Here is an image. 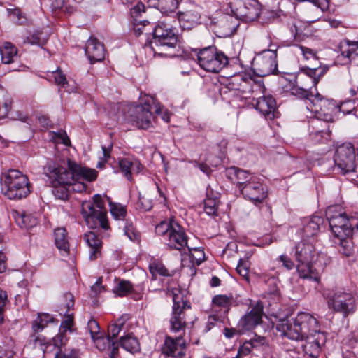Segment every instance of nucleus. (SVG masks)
Instances as JSON below:
<instances>
[{"instance_id":"nucleus-16","label":"nucleus","mask_w":358,"mask_h":358,"mask_svg":"<svg viewBox=\"0 0 358 358\" xmlns=\"http://www.w3.org/2000/svg\"><path fill=\"white\" fill-rule=\"evenodd\" d=\"M239 191L245 199L255 203L262 202L267 196L266 187L256 176L245 184Z\"/></svg>"},{"instance_id":"nucleus-32","label":"nucleus","mask_w":358,"mask_h":358,"mask_svg":"<svg viewBox=\"0 0 358 358\" xmlns=\"http://www.w3.org/2000/svg\"><path fill=\"white\" fill-rule=\"evenodd\" d=\"M84 239L90 248V259L92 260L96 259L102 245L101 240L92 231L85 234Z\"/></svg>"},{"instance_id":"nucleus-49","label":"nucleus","mask_w":358,"mask_h":358,"mask_svg":"<svg viewBox=\"0 0 358 358\" xmlns=\"http://www.w3.org/2000/svg\"><path fill=\"white\" fill-rule=\"evenodd\" d=\"M52 194L61 200H66L70 194L69 185H52Z\"/></svg>"},{"instance_id":"nucleus-30","label":"nucleus","mask_w":358,"mask_h":358,"mask_svg":"<svg viewBox=\"0 0 358 358\" xmlns=\"http://www.w3.org/2000/svg\"><path fill=\"white\" fill-rule=\"evenodd\" d=\"M227 173L229 179L236 184V187L239 190L245 184H247L255 176L245 170L235 166L229 168Z\"/></svg>"},{"instance_id":"nucleus-8","label":"nucleus","mask_w":358,"mask_h":358,"mask_svg":"<svg viewBox=\"0 0 358 358\" xmlns=\"http://www.w3.org/2000/svg\"><path fill=\"white\" fill-rule=\"evenodd\" d=\"M230 7L236 19L246 22L256 20L261 13L257 0H232Z\"/></svg>"},{"instance_id":"nucleus-48","label":"nucleus","mask_w":358,"mask_h":358,"mask_svg":"<svg viewBox=\"0 0 358 358\" xmlns=\"http://www.w3.org/2000/svg\"><path fill=\"white\" fill-rule=\"evenodd\" d=\"M189 257L193 264L200 265L205 259V253L201 248L187 246Z\"/></svg>"},{"instance_id":"nucleus-52","label":"nucleus","mask_w":358,"mask_h":358,"mask_svg":"<svg viewBox=\"0 0 358 358\" xmlns=\"http://www.w3.org/2000/svg\"><path fill=\"white\" fill-rule=\"evenodd\" d=\"M110 213L113 217L116 220H124L127 215L126 208L118 203H110Z\"/></svg>"},{"instance_id":"nucleus-61","label":"nucleus","mask_w":358,"mask_h":358,"mask_svg":"<svg viewBox=\"0 0 358 358\" xmlns=\"http://www.w3.org/2000/svg\"><path fill=\"white\" fill-rule=\"evenodd\" d=\"M236 271L241 276L248 280L249 268L247 261L241 259L236 266Z\"/></svg>"},{"instance_id":"nucleus-44","label":"nucleus","mask_w":358,"mask_h":358,"mask_svg":"<svg viewBox=\"0 0 358 358\" xmlns=\"http://www.w3.org/2000/svg\"><path fill=\"white\" fill-rule=\"evenodd\" d=\"M16 222L21 228L30 229L37 225L38 220L31 214L23 213L16 217Z\"/></svg>"},{"instance_id":"nucleus-29","label":"nucleus","mask_w":358,"mask_h":358,"mask_svg":"<svg viewBox=\"0 0 358 358\" xmlns=\"http://www.w3.org/2000/svg\"><path fill=\"white\" fill-rule=\"evenodd\" d=\"M49 178L52 180V185H70L73 181L75 178L73 175V171L69 167H57L55 168L49 175Z\"/></svg>"},{"instance_id":"nucleus-41","label":"nucleus","mask_w":358,"mask_h":358,"mask_svg":"<svg viewBox=\"0 0 358 358\" xmlns=\"http://www.w3.org/2000/svg\"><path fill=\"white\" fill-rule=\"evenodd\" d=\"M95 343V345L96 348L99 350H104L106 348L112 351L113 346H118L117 341H113V339H110V337L103 336L101 335L96 336L95 338H92Z\"/></svg>"},{"instance_id":"nucleus-1","label":"nucleus","mask_w":358,"mask_h":358,"mask_svg":"<svg viewBox=\"0 0 358 358\" xmlns=\"http://www.w3.org/2000/svg\"><path fill=\"white\" fill-rule=\"evenodd\" d=\"M294 257L298 262L296 268L299 276L319 282L324 262L313 244L305 241L298 243L294 247Z\"/></svg>"},{"instance_id":"nucleus-62","label":"nucleus","mask_w":358,"mask_h":358,"mask_svg":"<svg viewBox=\"0 0 358 358\" xmlns=\"http://www.w3.org/2000/svg\"><path fill=\"white\" fill-rule=\"evenodd\" d=\"M290 31L295 40H299L303 32L301 23L294 20L290 24Z\"/></svg>"},{"instance_id":"nucleus-36","label":"nucleus","mask_w":358,"mask_h":358,"mask_svg":"<svg viewBox=\"0 0 358 358\" xmlns=\"http://www.w3.org/2000/svg\"><path fill=\"white\" fill-rule=\"evenodd\" d=\"M351 236L346 237H334V243L339 245V252L346 257L351 256L354 252V242Z\"/></svg>"},{"instance_id":"nucleus-38","label":"nucleus","mask_w":358,"mask_h":358,"mask_svg":"<svg viewBox=\"0 0 358 358\" xmlns=\"http://www.w3.org/2000/svg\"><path fill=\"white\" fill-rule=\"evenodd\" d=\"M117 344L119 346H121L123 349L132 354L140 350V344L138 341L136 337H134L130 334L121 336Z\"/></svg>"},{"instance_id":"nucleus-18","label":"nucleus","mask_w":358,"mask_h":358,"mask_svg":"<svg viewBox=\"0 0 358 358\" xmlns=\"http://www.w3.org/2000/svg\"><path fill=\"white\" fill-rule=\"evenodd\" d=\"M264 306L261 301H258L252 310L238 322V327L242 332L249 331L255 328L262 322Z\"/></svg>"},{"instance_id":"nucleus-14","label":"nucleus","mask_w":358,"mask_h":358,"mask_svg":"<svg viewBox=\"0 0 358 358\" xmlns=\"http://www.w3.org/2000/svg\"><path fill=\"white\" fill-rule=\"evenodd\" d=\"M327 341L325 333L320 331L319 327H316L315 331L304 336V340L301 345V348L305 355L310 358H317L319 357L322 347L324 345Z\"/></svg>"},{"instance_id":"nucleus-56","label":"nucleus","mask_w":358,"mask_h":358,"mask_svg":"<svg viewBox=\"0 0 358 358\" xmlns=\"http://www.w3.org/2000/svg\"><path fill=\"white\" fill-rule=\"evenodd\" d=\"M29 345H32L34 348H39L43 352L47 350L48 343H46L45 339L43 337L36 336L33 334L29 340Z\"/></svg>"},{"instance_id":"nucleus-60","label":"nucleus","mask_w":358,"mask_h":358,"mask_svg":"<svg viewBox=\"0 0 358 358\" xmlns=\"http://www.w3.org/2000/svg\"><path fill=\"white\" fill-rule=\"evenodd\" d=\"M150 25V22L147 20L136 22L134 25V31L136 36L145 34H148L146 27Z\"/></svg>"},{"instance_id":"nucleus-64","label":"nucleus","mask_w":358,"mask_h":358,"mask_svg":"<svg viewBox=\"0 0 358 358\" xmlns=\"http://www.w3.org/2000/svg\"><path fill=\"white\" fill-rule=\"evenodd\" d=\"M66 332L59 330L58 334L52 338L53 345L55 347L60 348L66 343L68 338L66 336Z\"/></svg>"},{"instance_id":"nucleus-54","label":"nucleus","mask_w":358,"mask_h":358,"mask_svg":"<svg viewBox=\"0 0 358 358\" xmlns=\"http://www.w3.org/2000/svg\"><path fill=\"white\" fill-rule=\"evenodd\" d=\"M50 77L54 78L55 83L60 87H66L68 85L66 75L63 73L59 68L51 73Z\"/></svg>"},{"instance_id":"nucleus-47","label":"nucleus","mask_w":358,"mask_h":358,"mask_svg":"<svg viewBox=\"0 0 358 358\" xmlns=\"http://www.w3.org/2000/svg\"><path fill=\"white\" fill-rule=\"evenodd\" d=\"M41 35L42 33L41 31H35L34 33L27 36L24 40V43L43 47L46 43L48 37L46 36H42Z\"/></svg>"},{"instance_id":"nucleus-26","label":"nucleus","mask_w":358,"mask_h":358,"mask_svg":"<svg viewBox=\"0 0 358 358\" xmlns=\"http://www.w3.org/2000/svg\"><path fill=\"white\" fill-rule=\"evenodd\" d=\"M85 50L91 63L101 62L105 58L104 45L94 37L88 39Z\"/></svg>"},{"instance_id":"nucleus-63","label":"nucleus","mask_w":358,"mask_h":358,"mask_svg":"<svg viewBox=\"0 0 358 358\" xmlns=\"http://www.w3.org/2000/svg\"><path fill=\"white\" fill-rule=\"evenodd\" d=\"M301 52L306 60L317 62V57L316 52L313 50L307 47L300 46Z\"/></svg>"},{"instance_id":"nucleus-12","label":"nucleus","mask_w":358,"mask_h":358,"mask_svg":"<svg viewBox=\"0 0 358 358\" xmlns=\"http://www.w3.org/2000/svg\"><path fill=\"white\" fill-rule=\"evenodd\" d=\"M277 52L275 50H265L253 60V67L259 76L264 77L277 73Z\"/></svg>"},{"instance_id":"nucleus-5","label":"nucleus","mask_w":358,"mask_h":358,"mask_svg":"<svg viewBox=\"0 0 358 358\" xmlns=\"http://www.w3.org/2000/svg\"><path fill=\"white\" fill-rule=\"evenodd\" d=\"M152 34L150 48L154 55H170L169 50L176 47L178 41V37L171 26L166 22H159L155 27Z\"/></svg>"},{"instance_id":"nucleus-23","label":"nucleus","mask_w":358,"mask_h":358,"mask_svg":"<svg viewBox=\"0 0 358 358\" xmlns=\"http://www.w3.org/2000/svg\"><path fill=\"white\" fill-rule=\"evenodd\" d=\"M252 104L266 119L273 120L276 117V101L273 96H263L257 98Z\"/></svg>"},{"instance_id":"nucleus-3","label":"nucleus","mask_w":358,"mask_h":358,"mask_svg":"<svg viewBox=\"0 0 358 358\" xmlns=\"http://www.w3.org/2000/svg\"><path fill=\"white\" fill-rule=\"evenodd\" d=\"M153 112L161 115L165 122L169 121V115L164 108L150 96L142 99L140 105L129 109V121L139 129H148L152 124Z\"/></svg>"},{"instance_id":"nucleus-50","label":"nucleus","mask_w":358,"mask_h":358,"mask_svg":"<svg viewBox=\"0 0 358 358\" xmlns=\"http://www.w3.org/2000/svg\"><path fill=\"white\" fill-rule=\"evenodd\" d=\"M149 271L152 275V279H155L157 275L162 276H169L170 274L165 266L159 262H152L149 265Z\"/></svg>"},{"instance_id":"nucleus-11","label":"nucleus","mask_w":358,"mask_h":358,"mask_svg":"<svg viewBox=\"0 0 358 358\" xmlns=\"http://www.w3.org/2000/svg\"><path fill=\"white\" fill-rule=\"evenodd\" d=\"M334 162L341 173L345 175L355 171V148L351 143H343L338 146L334 155Z\"/></svg>"},{"instance_id":"nucleus-13","label":"nucleus","mask_w":358,"mask_h":358,"mask_svg":"<svg viewBox=\"0 0 358 358\" xmlns=\"http://www.w3.org/2000/svg\"><path fill=\"white\" fill-rule=\"evenodd\" d=\"M82 214L90 228H102L105 230L109 229L106 211L97 210L94 204L90 201L83 202L82 204Z\"/></svg>"},{"instance_id":"nucleus-55","label":"nucleus","mask_w":358,"mask_h":358,"mask_svg":"<svg viewBox=\"0 0 358 358\" xmlns=\"http://www.w3.org/2000/svg\"><path fill=\"white\" fill-rule=\"evenodd\" d=\"M175 224H171L169 222L163 221L155 227V232L159 236L164 237V240L168 237L169 232L172 229Z\"/></svg>"},{"instance_id":"nucleus-4","label":"nucleus","mask_w":358,"mask_h":358,"mask_svg":"<svg viewBox=\"0 0 358 358\" xmlns=\"http://www.w3.org/2000/svg\"><path fill=\"white\" fill-rule=\"evenodd\" d=\"M1 180V192L9 199L20 200L31 192L28 178L18 170L3 173Z\"/></svg>"},{"instance_id":"nucleus-17","label":"nucleus","mask_w":358,"mask_h":358,"mask_svg":"<svg viewBox=\"0 0 358 358\" xmlns=\"http://www.w3.org/2000/svg\"><path fill=\"white\" fill-rule=\"evenodd\" d=\"M331 210L327 212L329 227L334 237H346L349 236L347 229H350V215L345 213L330 215Z\"/></svg>"},{"instance_id":"nucleus-25","label":"nucleus","mask_w":358,"mask_h":358,"mask_svg":"<svg viewBox=\"0 0 358 358\" xmlns=\"http://www.w3.org/2000/svg\"><path fill=\"white\" fill-rule=\"evenodd\" d=\"M327 71L326 67H317L316 65L308 66L303 69L301 73L296 76V81L297 84H302L303 80H307L308 83L312 85H316L320 77H322Z\"/></svg>"},{"instance_id":"nucleus-15","label":"nucleus","mask_w":358,"mask_h":358,"mask_svg":"<svg viewBox=\"0 0 358 358\" xmlns=\"http://www.w3.org/2000/svg\"><path fill=\"white\" fill-rule=\"evenodd\" d=\"M332 120H324V118L315 116L309 121V135L315 143H324L330 138L331 131L329 123Z\"/></svg>"},{"instance_id":"nucleus-28","label":"nucleus","mask_w":358,"mask_h":358,"mask_svg":"<svg viewBox=\"0 0 358 358\" xmlns=\"http://www.w3.org/2000/svg\"><path fill=\"white\" fill-rule=\"evenodd\" d=\"M177 19L180 27L184 30H190L199 24L200 14L196 10H187L177 13Z\"/></svg>"},{"instance_id":"nucleus-53","label":"nucleus","mask_w":358,"mask_h":358,"mask_svg":"<svg viewBox=\"0 0 358 358\" xmlns=\"http://www.w3.org/2000/svg\"><path fill=\"white\" fill-rule=\"evenodd\" d=\"M350 229H347L349 236L358 240V213H354L350 215Z\"/></svg>"},{"instance_id":"nucleus-37","label":"nucleus","mask_w":358,"mask_h":358,"mask_svg":"<svg viewBox=\"0 0 358 358\" xmlns=\"http://www.w3.org/2000/svg\"><path fill=\"white\" fill-rule=\"evenodd\" d=\"M0 53L3 63L6 64L14 62L17 57V48L10 42H6L0 47Z\"/></svg>"},{"instance_id":"nucleus-2","label":"nucleus","mask_w":358,"mask_h":358,"mask_svg":"<svg viewBox=\"0 0 358 358\" xmlns=\"http://www.w3.org/2000/svg\"><path fill=\"white\" fill-rule=\"evenodd\" d=\"M317 320L310 314L301 312L292 320H282L276 324V330L289 339L303 341L304 336L317 327Z\"/></svg>"},{"instance_id":"nucleus-57","label":"nucleus","mask_w":358,"mask_h":358,"mask_svg":"<svg viewBox=\"0 0 358 358\" xmlns=\"http://www.w3.org/2000/svg\"><path fill=\"white\" fill-rule=\"evenodd\" d=\"M131 161L128 159L123 158L119 161V166L121 171L124 173V176L129 180H131Z\"/></svg>"},{"instance_id":"nucleus-21","label":"nucleus","mask_w":358,"mask_h":358,"mask_svg":"<svg viewBox=\"0 0 358 358\" xmlns=\"http://www.w3.org/2000/svg\"><path fill=\"white\" fill-rule=\"evenodd\" d=\"M67 166L73 171L75 181L92 182L97 178L98 172L94 169L83 166L70 159L67 161Z\"/></svg>"},{"instance_id":"nucleus-39","label":"nucleus","mask_w":358,"mask_h":358,"mask_svg":"<svg viewBox=\"0 0 358 358\" xmlns=\"http://www.w3.org/2000/svg\"><path fill=\"white\" fill-rule=\"evenodd\" d=\"M234 300L231 295H216L212 299L213 308H220L224 310L226 313L229 311L230 306L234 303Z\"/></svg>"},{"instance_id":"nucleus-6","label":"nucleus","mask_w":358,"mask_h":358,"mask_svg":"<svg viewBox=\"0 0 358 358\" xmlns=\"http://www.w3.org/2000/svg\"><path fill=\"white\" fill-rule=\"evenodd\" d=\"M197 61L199 66L204 70L212 73H218L228 63V57L215 46H208L201 50L196 49Z\"/></svg>"},{"instance_id":"nucleus-33","label":"nucleus","mask_w":358,"mask_h":358,"mask_svg":"<svg viewBox=\"0 0 358 358\" xmlns=\"http://www.w3.org/2000/svg\"><path fill=\"white\" fill-rule=\"evenodd\" d=\"M324 220L318 215H313L305 220L303 234L305 236L310 237L316 235L319 231L320 226L323 224Z\"/></svg>"},{"instance_id":"nucleus-10","label":"nucleus","mask_w":358,"mask_h":358,"mask_svg":"<svg viewBox=\"0 0 358 358\" xmlns=\"http://www.w3.org/2000/svg\"><path fill=\"white\" fill-rule=\"evenodd\" d=\"M305 103L308 110L314 113L315 116L324 118V120H332L333 113L337 110L333 102L326 99L317 92L315 94L311 92Z\"/></svg>"},{"instance_id":"nucleus-22","label":"nucleus","mask_w":358,"mask_h":358,"mask_svg":"<svg viewBox=\"0 0 358 358\" xmlns=\"http://www.w3.org/2000/svg\"><path fill=\"white\" fill-rule=\"evenodd\" d=\"M64 303L61 304L60 315H64V319L62 322L59 330L66 332L71 331V328L73 323V317L69 314V310L74 306V297L71 293H66L63 296Z\"/></svg>"},{"instance_id":"nucleus-7","label":"nucleus","mask_w":358,"mask_h":358,"mask_svg":"<svg viewBox=\"0 0 358 358\" xmlns=\"http://www.w3.org/2000/svg\"><path fill=\"white\" fill-rule=\"evenodd\" d=\"M173 306L170 319L171 331L175 333L184 331L187 325L186 311L191 309L189 301L184 300L179 289L172 293Z\"/></svg>"},{"instance_id":"nucleus-34","label":"nucleus","mask_w":358,"mask_h":358,"mask_svg":"<svg viewBox=\"0 0 358 358\" xmlns=\"http://www.w3.org/2000/svg\"><path fill=\"white\" fill-rule=\"evenodd\" d=\"M54 236L56 247L63 255L68 254L69 251V243L66 229L63 227L56 229L54 232Z\"/></svg>"},{"instance_id":"nucleus-35","label":"nucleus","mask_w":358,"mask_h":358,"mask_svg":"<svg viewBox=\"0 0 358 358\" xmlns=\"http://www.w3.org/2000/svg\"><path fill=\"white\" fill-rule=\"evenodd\" d=\"M149 6L155 8L162 13L173 12L178 7V0H148Z\"/></svg>"},{"instance_id":"nucleus-31","label":"nucleus","mask_w":358,"mask_h":358,"mask_svg":"<svg viewBox=\"0 0 358 358\" xmlns=\"http://www.w3.org/2000/svg\"><path fill=\"white\" fill-rule=\"evenodd\" d=\"M341 55L358 65V41H344L341 43Z\"/></svg>"},{"instance_id":"nucleus-20","label":"nucleus","mask_w":358,"mask_h":358,"mask_svg":"<svg viewBox=\"0 0 358 358\" xmlns=\"http://www.w3.org/2000/svg\"><path fill=\"white\" fill-rule=\"evenodd\" d=\"M166 244L171 249L181 250L187 245L186 234L180 225L175 224L172 229L169 232V236L165 240Z\"/></svg>"},{"instance_id":"nucleus-27","label":"nucleus","mask_w":358,"mask_h":358,"mask_svg":"<svg viewBox=\"0 0 358 358\" xmlns=\"http://www.w3.org/2000/svg\"><path fill=\"white\" fill-rule=\"evenodd\" d=\"M185 341L180 336L176 338L166 336L163 352L164 354L172 357H182L185 355Z\"/></svg>"},{"instance_id":"nucleus-42","label":"nucleus","mask_w":358,"mask_h":358,"mask_svg":"<svg viewBox=\"0 0 358 358\" xmlns=\"http://www.w3.org/2000/svg\"><path fill=\"white\" fill-rule=\"evenodd\" d=\"M53 321V317L47 313H39L34 320L32 329L34 332L41 331L49 322Z\"/></svg>"},{"instance_id":"nucleus-45","label":"nucleus","mask_w":358,"mask_h":358,"mask_svg":"<svg viewBox=\"0 0 358 358\" xmlns=\"http://www.w3.org/2000/svg\"><path fill=\"white\" fill-rule=\"evenodd\" d=\"M310 84L308 83L307 80H303L302 84H297L295 80V86L292 89V93L296 96H298L300 99H304L305 101L309 97L311 92H309L306 87H309Z\"/></svg>"},{"instance_id":"nucleus-43","label":"nucleus","mask_w":358,"mask_h":358,"mask_svg":"<svg viewBox=\"0 0 358 358\" xmlns=\"http://www.w3.org/2000/svg\"><path fill=\"white\" fill-rule=\"evenodd\" d=\"M219 200L217 196L211 197L207 194L203 201V209L206 213L210 216L217 215Z\"/></svg>"},{"instance_id":"nucleus-51","label":"nucleus","mask_w":358,"mask_h":358,"mask_svg":"<svg viewBox=\"0 0 358 358\" xmlns=\"http://www.w3.org/2000/svg\"><path fill=\"white\" fill-rule=\"evenodd\" d=\"M132 289L133 287L129 281L121 280L114 289V292L120 296H124L129 294Z\"/></svg>"},{"instance_id":"nucleus-24","label":"nucleus","mask_w":358,"mask_h":358,"mask_svg":"<svg viewBox=\"0 0 358 358\" xmlns=\"http://www.w3.org/2000/svg\"><path fill=\"white\" fill-rule=\"evenodd\" d=\"M213 31L219 37L229 36L234 32L237 24L233 22V17L229 15L220 16L214 22Z\"/></svg>"},{"instance_id":"nucleus-58","label":"nucleus","mask_w":358,"mask_h":358,"mask_svg":"<svg viewBox=\"0 0 358 358\" xmlns=\"http://www.w3.org/2000/svg\"><path fill=\"white\" fill-rule=\"evenodd\" d=\"M136 207L142 211H149L152 208V200L145 196L139 195Z\"/></svg>"},{"instance_id":"nucleus-19","label":"nucleus","mask_w":358,"mask_h":358,"mask_svg":"<svg viewBox=\"0 0 358 358\" xmlns=\"http://www.w3.org/2000/svg\"><path fill=\"white\" fill-rule=\"evenodd\" d=\"M231 89L242 92L243 94L252 93L256 91L262 92L264 87L262 83H256L252 79L242 75L234 76L230 81Z\"/></svg>"},{"instance_id":"nucleus-46","label":"nucleus","mask_w":358,"mask_h":358,"mask_svg":"<svg viewBox=\"0 0 358 358\" xmlns=\"http://www.w3.org/2000/svg\"><path fill=\"white\" fill-rule=\"evenodd\" d=\"M124 231L125 235L134 242H140L141 234L136 229L133 222L128 220H125Z\"/></svg>"},{"instance_id":"nucleus-59","label":"nucleus","mask_w":358,"mask_h":358,"mask_svg":"<svg viewBox=\"0 0 358 358\" xmlns=\"http://www.w3.org/2000/svg\"><path fill=\"white\" fill-rule=\"evenodd\" d=\"M79 352L76 349L65 350L61 349L55 354V358H78Z\"/></svg>"},{"instance_id":"nucleus-9","label":"nucleus","mask_w":358,"mask_h":358,"mask_svg":"<svg viewBox=\"0 0 358 358\" xmlns=\"http://www.w3.org/2000/svg\"><path fill=\"white\" fill-rule=\"evenodd\" d=\"M329 308L344 316L352 313L355 309V300L352 294L341 289L334 293L324 294Z\"/></svg>"},{"instance_id":"nucleus-40","label":"nucleus","mask_w":358,"mask_h":358,"mask_svg":"<svg viewBox=\"0 0 358 358\" xmlns=\"http://www.w3.org/2000/svg\"><path fill=\"white\" fill-rule=\"evenodd\" d=\"M128 319L129 316L127 315H124L121 316L115 324H110L108 327L107 336L110 337V338L113 339V341H116V337L120 334Z\"/></svg>"}]
</instances>
